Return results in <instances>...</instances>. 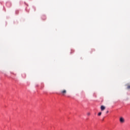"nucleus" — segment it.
Wrapping results in <instances>:
<instances>
[{
	"label": "nucleus",
	"mask_w": 130,
	"mask_h": 130,
	"mask_svg": "<svg viewBox=\"0 0 130 130\" xmlns=\"http://www.w3.org/2000/svg\"><path fill=\"white\" fill-rule=\"evenodd\" d=\"M43 17H44V19H46L45 16H43Z\"/></svg>",
	"instance_id": "obj_7"
},
{
	"label": "nucleus",
	"mask_w": 130,
	"mask_h": 130,
	"mask_svg": "<svg viewBox=\"0 0 130 130\" xmlns=\"http://www.w3.org/2000/svg\"><path fill=\"white\" fill-rule=\"evenodd\" d=\"M90 114V113H87V115H88V116H89Z\"/></svg>",
	"instance_id": "obj_6"
},
{
	"label": "nucleus",
	"mask_w": 130,
	"mask_h": 130,
	"mask_svg": "<svg viewBox=\"0 0 130 130\" xmlns=\"http://www.w3.org/2000/svg\"><path fill=\"white\" fill-rule=\"evenodd\" d=\"M101 114H102V112H100L98 113V115L99 116H100L101 115Z\"/></svg>",
	"instance_id": "obj_4"
},
{
	"label": "nucleus",
	"mask_w": 130,
	"mask_h": 130,
	"mask_svg": "<svg viewBox=\"0 0 130 130\" xmlns=\"http://www.w3.org/2000/svg\"><path fill=\"white\" fill-rule=\"evenodd\" d=\"M108 112H109V111H107L106 113H108Z\"/></svg>",
	"instance_id": "obj_8"
},
{
	"label": "nucleus",
	"mask_w": 130,
	"mask_h": 130,
	"mask_svg": "<svg viewBox=\"0 0 130 130\" xmlns=\"http://www.w3.org/2000/svg\"><path fill=\"white\" fill-rule=\"evenodd\" d=\"M101 109L102 111H103V110H105V107L104 106H102L101 107Z\"/></svg>",
	"instance_id": "obj_3"
},
{
	"label": "nucleus",
	"mask_w": 130,
	"mask_h": 130,
	"mask_svg": "<svg viewBox=\"0 0 130 130\" xmlns=\"http://www.w3.org/2000/svg\"><path fill=\"white\" fill-rule=\"evenodd\" d=\"M66 93L67 90L66 89L61 91V94H62V95H64L65 94H66Z\"/></svg>",
	"instance_id": "obj_2"
},
{
	"label": "nucleus",
	"mask_w": 130,
	"mask_h": 130,
	"mask_svg": "<svg viewBox=\"0 0 130 130\" xmlns=\"http://www.w3.org/2000/svg\"><path fill=\"white\" fill-rule=\"evenodd\" d=\"M127 89H130V85H128L127 87Z\"/></svg>",
	"instance_id": "obj_5"
},
{
	"label": "nucleus",
	"mask_w": 130,
	"mask_h": 130,
	"mask_svg": "<svg viewBox=\"0 0 130 130\" xmlns=\"http://www.w3.org/2000/svg\"><path fill=\"white\" fill-rule=\"evenodd\" d=\"M119 120L121 123H123V122H124V118L122 117H120Z\"/></svg>",
	"instance_id": "obj_1"
}]
</instances>
